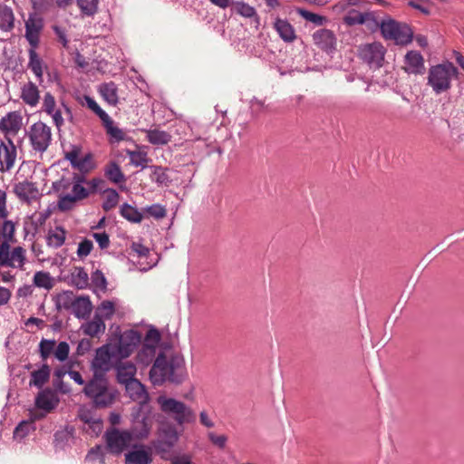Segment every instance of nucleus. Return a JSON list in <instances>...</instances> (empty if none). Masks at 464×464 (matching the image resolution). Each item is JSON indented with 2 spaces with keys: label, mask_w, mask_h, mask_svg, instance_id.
Listing matches in <instances>:
<instances>
[{
  "label": "nucleus",
  "mask_w": 464,
  "mask_h": 464,
  "mask_svg": "<svg viewBox=\"0 0 464 464\" xmlns=\"http://www.w3.org/2000/svg\"><path fill=\"white\" fill-rule=\"evenodd\" d=\"M140 424L142 426L140 431H137L136 426L131 431L114 427L107 429L103 437L108 451L113 455H120L129 448L134 437L137 439L146 438L150 433V427L145 420Z\"/></svg>",
  "instance_id": "obj_3"
},
{
  "label": "nucleus",
  "mask_w": 464,
  "mask_h": 464,
  "mask_svg": "<svg viewBox=\"0 0 464 464\" xmlns=\"http://www.w3.org/2000/svg\"><path fill=\"white\" fill-rule=\"evenodd\" d=\"M121 215L127 220L132 223H140L143 219V215L134 207L124 203L121 208Z\"/></svg>",
  "instance_id": "obj_41"
},
{
  "label": "nucleus",
  "mask_w": 464,
  "mask_h": 464,
  "mask_svg": "<svg viewBox=\"0 0 464 464\" xmlns=\"http://www.w3.org/2000/svg\"><path fill=\"white\" fill-rule=\"evenodd\" d=\"M120 359L112 342H110L96 350L91 367L93 372L106 374L112 366L111 361Z\"/></svg>",
  "instance_id": "obj_10"
},
{
  "label": "nucleus",
  "mask_w": 464,
  "mask_h": 464,
  "mask_svg": "<svg viewBox=\"0 0 464 464\" xmlns=\"http://www.w3.org/2000/svg\"><path fill=\"white\" fill-rule=\"evenodd\" d=\"M14 16L11 8L0 6V29L10 31L14 28Z\"/></svg>",
  "instance_id": "obj_38"
},
{
  "label": "nucleus",
  "mask_w": 464,
  "mask_h": 464,
  "mask_svg": "<svg viewBox=\"0 0 464 464\" xmlns=\"http://www.w3.org/2000/svg\"><path fill=\"white\" fill-rule=\"evenodd\" d=\"M116 302L111 300H103L96 308L95 315L102 319L111 320L116 313Z\"/></svg>",
  "instance_id": "obj_33"
},
{
  "label": "nucleus",
  "mask_w": 464,
  "mask_h": 464,
  "mask_svg": "<svg viewBox=\"0 0 464 464\" xmlns=\"http://www.w3.org/2000/svg\"><path fill=\"white\" fill-rule=\"evenodd\" d=\"M126 152L130 157V163L136 167L140 166L144 168L149 161L147 153L144 151L128 150Z\"/></svg>",
  "instance_id": "obj_49"
},
{
  "label": "nucleus",
  "mask_w": 464,
  "mask_h": 464,
  "mask_svg": "<svg viewBox=\"0 0 464 464\" xmlns=\"http://www.w3.org/2000/svg\"><path fill=\"white\" fill-rule=\"evenodd\" d=\"M17 150L13 140L7 138L0 142V171L6 172L14 166Z\"/></svg>",
  "instance_id": "obj_17"
},
{
  "label": "nucleus",
  "mask_w": 464,
  "mask_h": 464,
  "mask_svg": "<svg viewBox=\"0 0 464 464\" xmlns=\"http://www.w3.org/2000/svg\"><path fill=\"white\" fill-rule=\"evenodd\" d=\"M160 339V333L156 328L147 331L142 348L138 353V359L142 363H149L156 356V349Z\"/></svg>",
  "instance_id": "obj_14"
},
{
  "label": "nucleus",
  "mask_w": 464,
  "mask_h": 464,
  "mask_svg": "<svg viewBox=\"0 0 464 464\" xmlns=\"http://www.w3.org/2000/svg\"><path fill=\"white\" fill-rule=\"evenodd\" d=\"M147 140L153 145H166L171 140V135L165 130L160 129H152L145 130Z\"/></svg>",
  "instance_id": "obj_34"
},
{
  "label": "nucleus",
  "mask_w": 464,
  "mask_h": 464,
  "mask_svg": "<svg viewBox=\"0 0 464 464\" xmlns=\"http://www.w3.org/2000/svg\"><path fill=\"white\" fill-rule=\"evenodd\" d=\"M102 193L104 195L102 208L108 212L118 205L120 195L114 188H105L102 190Z\"/></svg>",
  "instance_id": "obj_39"
},
{
  "label": "nucleus",
  "mask_w": 464,
  "mask_h": 464,
  "mask_svg": "<svg viewBox=\"0 0 464 464\" xmlns=\"http://www.w3.org/2000/svg\"><path fill=\"white\" fill-rule=\"evenodd\" d=\"M53 30L57 37L58 42L64 47L68 48L69 41L66 36V30L59 25H53Z\"/></svg>",
  "instance_id": "obj_61"
},
{
  "label": "nucleus",
  "mask_w": 464,
  "mask_h": 464,
  "mask_svg": "<svg viewBox=\"0 0 464 464\" xmlns=\"http://www.w3.org/2000/svg\"><path fill=\"white\" fill-rule=\"evenodd\" d=\"M141 342V335L135 330H128L112 342L121 359L128 358Z\"/></svg>",
  "instance_id": "obj_11"
},
{
  "label": "nucleus",
  "mask_w": 464,
  "mask_h": 464,
  "mask_svg": "<svg viewBox=\"0 0 464 464\" xmlns=\"http://www.w3.org/2000/svg\"><path fill=\"white\" fill-rule=\"evenodd\" d=\"M152 173L150 179L160 186H169L170 179L167 171L160 166H152Z\"/></svg>",
  "instance_id": "obj_42"
},
{
  "label": "nucleus",
  "mask_w": 464,
  "mask_h": 464,
  "mask_svg": "<svg viewBox=\"0 0 464 464\" xmlns=\"http://www.w3.org/2000/svg\"><path fill=\"white\" fill-rule=\"evenodd\" d=\"M54 282L53 278L51 276L49 272L45 271H37L33 277V285L44 288L47 291L51 290L53 287Z\"/></svg>",
  "instance_id": "obj_35"
},
{
  "label": "nucleus",
  "mask_w": 464,
  "mask_h": 464,
  "mask_svg": "<svg viewBox=\"0 0 464 464\" xmlns=\"http://www.w3.org/2000/svg\"><path fill=\"white\" fill-rule=\"evenodd\" d=\"M105 177L115 184L125 181V177L120 166L116 162H110L104 169Z\"/></svg>",
  "instance_id": "obj_36"
},
{
  "label": "nucleus",
  "mask_w": 464,
  "mask_h": 464,
  "mask_svg": "<svg viewBox=\"0 0 464 464\" xmlns=\"http://www.w3.org/2000/svg\"><path fill=\"white\" fill-rule=\"evenodd\" d=\"M296 12L304 19L314 24L315 25L320 26L327 23V18L324 15L312 13L303 8H298Z\"/></svg>",
  "instance_id": "obj_45"
},
{
  "label": "nucleus",
  "mask_w": 464,
  "mask_h": 464,
  "mask_svg": "<svg viewBox=\"0 0 464 464\" xmlns=\"http://www.w3.org/2000/svg\"><path fill=\"white\" fill-rule=\"evenodd\" d=\"M82 150V148L81 145L69 144L67 148L63 147L64 159L72 165L81 158Z\"/></svg>",
  "instance_id": "obj_48"
},
{
  "label": "nucleus",
  "mask_w": 464,
  "mask_h": 464,
  "mask_svg": "<svg viewBox=\"0 0 464 464\" xmlns=\"http://www.w3.org/2000/svg\"><path fill=\"white\" fill-rule=\"evenodd\" d=\"M185 376L183 357L169 351L158 353L150 371V379L154 385H162L166 382L181 383Z\"/></svg>",
  "instance_id": "obj_2"
},
{
  "label": "nucleus",
  "mask_w": 464,
  "mask_h": 464,
  "mask_svg": "<svg viewBox=\"0 0 464 464\" xmlns=\"http://www.w3.org/2000/svg\"><path fill=\"white\" fill-rule=\"evenodd\" d=\"M72 313L77 318L88 317L92 310V304L88 295L76 297Z\"/></svg>",
  "instance_id": "obj_28"
},
{
  "label": "nucleus",
  "mask_w": 464,
  "mask_h": 464,
  "mask_svg": "<svg viewBox=\"0 0 464 464\" xmlns=\"http://www.w3.org/2000/svg\"><path fill=\"white\" fill-rule=\"evenodd\" d=\"M92 237L96 240L102 249H105L110 246L109 235L106 232L93 233Z\"/></svg>",
  "instance_id": "obj_62"
},
{
  "label": "nucleus",
  "mask_w": 464,
  "mask_h": 464,
  "mask_svg": "<svg viewBox=\"0 0 464 464\" xmlns=\"http://www.w3.org/2000/svg\"><path fill=\"white\" fill-rule=\"evenodd\" d=\"M63 110L61 108H57L53 111V113H50L49 115L52 117L54 125L57 127L58 130L62 128V126L64 124V118L63 114L70 120L72 119V114L71 109L65 105L64 103H62Z\"/></svg>",
  "instance_id": "obj_40"
},
{
  "label": "nucleus",
  "mask_w": 464,
  "mask_h": 464,
  "mask_svg": "<svg viewBox=\"0 0 464 464\" xmlns=\"http://www.w3.org/2000/svg\"><path fill=\"white\" fill-rule=\"evenodd\" d=\"M199 422L202 426L211 429L215 426V422L208 415V411L203 410L199 412Z\"/></svg>",
  "instance_id": "obj_63"
},
{
  "label": "nucleus",
  "mask_w": 464,
  "mask_h": 464,
  "mask_svg": "<svg viewBox=\"0 0 464 464\" xmlns=\"http://www.w3.org/2000/svg\"><path fill=\"white\" fill-rule=\"evenodd\" d=\"M170 464H196L189 454H181L174 457Z\"/></svg>",
  "instance_id": "obj_64"
},
{
  "label": "nucleus",
  "mask_w": 464,
  "mask_h": 464,
  "mask_svg": "<svg viewBox=\"0 0 464 464\" xmlns=\"http://www.w3.org/2000/svg\"><path fill=\"white\" fill-rule=\"evenodd\" d=\"M233 10L241 16L246 18L256 17V21L259 19L256 15V9L248 4L237 2L234 5Z\"/></svg>",
  "instance_id": "obj_46"
},
{
  "label": "nucleus",
  "mask_w": 464,
  "mask_h": 464,
  "mask_svg": "<svg viewBox=\"0 0 464 464\" xmlns=\"http://www.w3.org/2000/svg\"><path fill=\"white\" fill-rule=\"evenodd\" d=\"M385 47L379 42L367 43L358 47L359 58L371 69H379L383 65Z\"/></svg>",
  "instance_id": "obj_8"
},
{
  "label": "nucleus",
  "mask_w": 464,
  "mask_h": 464,
  "mask_svg": "<svg viewBox=\"0 0 464 464\" xmlns=\"http://www.w3.org/2000/svg\"><path fill=\"white\" fill-rule=\"evenodd\" d=\"M403 69L408 73L422 74L425 70L423 56L417 51L408 52Z\"/></svg>",
  "instance_id": "obj_21"
},
{
  "label": "nucleus",
  "mask_w": 464,
  "mask_h": 464,
  "mask_svg": "<svg viewBox=\"0 0 464 464\" xmlns=\"http://www.w3.org/2000/svg\"><path fill=\"white\" fill-rule=\"evenodd\" d=\"M36 48H31L29 50V63L28 67L34 73L37 79L43 81V62L35 52Z\"/></svg>",
  "instance_id": "obj_37"
},
{
  "label": "nucleus",
  "mask_w": 464,
  "mask_h": 464,
  "mask_svg": "<svg viewBox=\"0 0 464 464\" xmlns=\"http://www.w3.org/2000/svg\"><path fill=\"white\" fill-rule=\"evenodd\" d=\"M99 0H77V5L82 14L91 16L98 10Z\"/></svg>",
  "instance_id": "obj_47"
},
{
  "label": "nucleus",
  "mask_w": 464,
  "mask_h": 464,
  "mask_svg": "<svg viewBox=\"0 0 464 464\" xmlns=\"http://www.w3.org/2000/svg\"><path fill=\"white\" fill-rule=\"evenodd\" d=\"M312 37L314 44L322 51L331 53L336 50L337 39L333 31L322 28L316 30Z\"/></svg>",
  "instance_id": "obj_18"
},
{
  "label": "nucleus",
  "mask_w": 464,
  "mask_h": 464,
  "mask_svg": "<svg viewBox=\"0 0 464 464\" xmlns=\"http://www.w3.org/2000/svg\"><path fill=\"white\" fill-rule=\"evenodd\" d=\"M378 27L386 40H392L396 44L406 45L412 40L413 32L406 24L389 18L380 22Z\"/></svg>",
  "instance_id": "obj_7"
},
{
  "label": "nucleus",
  "mask_w": 464,
  "mask_h": 464,
  "mask_svg": "<svg viewBox=\"0 0 464 464\" xmlns=\"http://www.w3.org/2000/svg\"><path fill=\"white\" fill-rule=\"evenodd\" d=\"M57 109L56 107V101L53 97V95L50 92H46L44 97L43 101V110L47 114L53 113V111Z\"/></svg>",
  "instance_id": "obj_58"
},
{
  "label": "nucleus",
  "mask_w": 464,
  "mask_h": 464,
  "mask_svg": "<svg viewBox=\"0 0 464 464\" xmlns=\"http://www.w3.org/2000/svg\"><path fill=\"white\" fill-rule=\"evenodd\" d=\"M44 29V20L37 14H29L25 21V38L31 48H37L40 43V35Z\"/></svg>",
  "instance_id": "obj_16"
},
{
  "label": "nucleus",
  "mask_w": 464,
  "mask_h": 464,
  "mask_svg": "<svg viewBox=\"0 0 464 464\" xmlns=\"http://www.w3.org/2000/svg\"><path fill=\"white\" fill-rule=\"evenodd\" d=\"M14 193L21 202L26 203L27 205L38 201L42 197L37 184L28 180L15 184L14 186Z\"/></svg>",
  "instance_id": "obj_15"
},
{
  "label": "nucleus",
  "mask_w": 464,
  "mask_h": 464,
  "mask_svg": "<svg viewBox=\"0 0 464 464\" xmlns=\"http://www.w3.org/2000/svg\"><path fill=\"white\" fill-rule=\"evenodd\" d=\"M179 439V433L175 425L162 424L159 429V439L155 443V449L159 452H169Z\"/></svg>",
  "instance_id": "obj_12"
},
{
  "label": "nucleus",
  "mask_w": 464,
  "mask_h": 464,
  "mask_svg": "<svg viewBox=\"0 0 464 464\" xmlns=\"http://www.w3.org/2000/svg\"><path fill=\"white\" fill-rule=\"evenodd\" d=\"M92 248V241L85 238L82 241H81L78 245L77 256H79V258L82 259L90 255Z\"/></svg>",
  "instance_id": "obj_56"
},
{
  "label": "nucleus",
  "mask_w": 464,
  "mask_h": 464,
  "mask_svg": "<svg viewBox=\"0 0 464 464\" xmlns=\"http://www.w3.org/2000/svg\"><path fill=\"white\" fill-rule=\"evenodd\" d=\"M21 99L25 104L35 107L40 99V92L37 86L32 82L24 84L22 88Z\"/></svg>",
  "instance_id": "obj_26"
},
{
  "label": "nucleus",
  "mask_w": 464,
  "mask_h": 464,
  "mask_svg": "<svg viewBox=\"0 0 464 464\" xmlns=\"http://www.w3.org/2000/svg\"><path fill=\"white\" fill-rule=\"evenodd\" d=\"M100 93L111 105H117L119 102L118 88L113 82L102 83L100 86Z\"/></svg>",
  "instance_id": "obj_32"
},
{
  "label": "nucleus",
  "mask_w": 464,
  "mask_h": 464,
  "mask_svg": "<svg viewBox=\"0 0 464 464\" xmlns=\"http://www.w3.org/2000/svg\"><path fill=\"white\" fill-rule=\"evenodd\" d=\"M156 401L161 412L171 418L177 425L183 426L195 423L196 412L185 402L166 395H160Z\"/></svg>",
  "instance_id": "obj_4"
},
{
  "label": "nucleus",
  "mask_w": 464,
  "mask_h": 464,
  "mask_svg": "<svg viewBox=\"0 0 464 464\" xmlns=\"http://www.w3.org/2000/svg\"><path fill=\"white\" fill-rule=\"evenodd\" d=\"M458 75L459 70L452 63L437 64L430 68L427 84L436 94H440L451 88V82Z\"/></svg>",
  "instance_id": "obj_6"
},
{
  "label": "nucleus",
  "mask_w": 464,
  "mask_h": 464,
  "mask_svg": "<svg viewBox=\"0 0 464 464\" xmlns=\"http://www.w3.org/2000/svg\"><path fill=\"white\" fill-rule=\"evenodd\" d=\"M105 323L95 314L93 318L82 325V331L91 337H99L105 332Z\"/></svg>",
  "instance_id": "obj_30"
},
{
  "label": "nucleus",
  "mask_w": 464,
  "mask_h": 464,
  "mask_svg": "<svg viewBox=\"0 0 464 464\" xmlns=\"http://www.w3.org/2000/svg\"><path fill=\"white\" fill-rule=\"evenodd\" d=\"M143 211L157 219L163 218L167 214L166 208L160 204L149 206L145 208Z\"/></svg>",
  "instance_id": "obj_55"
},
{
  "label": "nucleus",
  "mask_w": 464,
  "mask_h": 464,
  "mask_svg": "<svg viewBox=\"0 0 464 464\" xmlns=\"http://www.w3.org/2000/svg\"><path fill=\"white\" fill-rule=\"evenodd\" d=\"M343 22L347 25L367 24L369 28L373 30L379 25V22L374 18L372 13H360L356 10H351L343 17Z\"/></svg>",
  "instance_id": "obj_19"
},
{
  "label": "nucleus",
  "mask_w": 464,
  "mask_h": 464,
  "mask_svg": "<svg viewBox=\"0 0 464 464\" xmlns=\"http://www.w3.org/2000/svg\"><path fill=\"white\" fill-rule=\"evenodd\" d=\"M105 181L101 178L87 179L82 174L62 177L53 182V189L57 193V208L61 212L72 210L79 202L87 199L97 191H102Z\"/></svg>",
  "instance_id": "obj_1"
},
{
  "label": "nucleus",
  "mask_w": 464,
  "mask_h": 464,
  "mask_svg": "<svg viewBox=\"0 0 464 464\" xmlns=\"http://www.w3.org/2000/svg\"><path fill=\"white\" fill-rule=\"evenodd\" d=\"M127 393L133 401L140 403H145L148 401L149 395L144 385L137 379H134L124 384Z\"/></svg>",
  "instance_id": "obj_24"
},
{
  "label": "nucleus",
  "mask_w": 464,
  "mask_h": 464,
  "mask_svg": "<svg viewBox=\"0 0 464 464\" xmlns=\"http://www.w3.org/2000/svg\"><path fill=\"white\" fill-rule=\"evenodd\" d=\"M72 169H77L79 172L73 174H82L86 177V174L92 172L95 168L96 164L92 153H86L78 159L73 164L71 165Z\"/></svg>",
  "instance_id": "obj_27"
},
{
  "label": "nucleus",
  "mask_w": 464,
  "mask_h": 464,
  "mask_svg": "<svg viewBox=\"0 0 464 464\" xmlns=\"http://www.w3.org/2000/svg\"><path fill=\"white\" fill-rule=\"evenodd\" d=\"M50 374V366L46 363L43 364L39 370L31 372L29 385L42 388L49 381Z\"/></svg>",
  "instance_id": "obj_31"
},
{
  "label": "nucleus",
  "mask_w": 464,
  "mask_h": 464,
  "mask_svg": "<svg viewBox=\"0 0 464 464\" xmlns=\"http://www.w3.org/2000/svg\"><path fill=\"white\" fill-rule=\"evenodd\" d=\"M76 297L72 291H64L57 296V304L64 309H72Z\"/></svg>",
  "instance_id": "obj_52"
},
{
  "label": "nucleus",
  "mask_w": 464,
  "mask_h": 464,
  "mask_svg": "<svg viewBox=\"0 0 464 464\" xmlns=\"http://www.w3.org/2000/svg\"><path fill=\"white\" fill-rule=\"evenodd\" d=\"M152 459L151 450L143 445L135 446L125 454V464H150Z\"/></svg>",
  "instance_id": "obj_20"
},
{
  "label": "nucleus",
  "mask_w": 464,
  "mask_h": 464,
  "mask_svg": "<svg viewBox=\"0 0 464 464\" xmlns=\"http://www.w3.org/2000/svg\"><path fill=\"white\" fill-rule=\"evenodd\" d=\"M2 230V234L0 233L2 240L9 241L10 239L13 238L14 235V224L10 220L5 221L3 224Z\"/></svg>",
  "instance_id": "obj_59"
},
{
  "label": "nucleus",
  "mask_w": 464,
  "mask_h": 464,
  "mask_svg": "<svg viewBox=\"0 0 464 464\" xmlns=\"http://www.w3.org/2000/svg\"><path fill=\"white\" fill-rule=\"evenodd\" d=\"M274 28L285 43H293L296 39L295 28L287 20L276 18Z\"/></svg>",
  "instance_id": "obj_25"
},
{
  "label": "nucleus",
  "mask_w": 464,
  "mask_h": 464,
  "mask_svg": "<svg viewBox=\"0 0 464 464\" xmlns=\"http://www.w3.org/2000/svg\"><path fill=\"white\" fill-rule=\"evenodd\" d=\"M72 280L73 285L79 289H84L89 285L88 274L82 267L75 268L72 274Z\"/></svg>",
  "instance_id": "obj_43"
},
{
  "label": "nucleus",
  "mask_w": 464,
  "mask_h": 464,
  "mask_svg": "<svg viewBox=\"0 0 464 464\" xmlns=\"http://www.w3.org/2000/svg\"><path fill=\"white\" fill-rule=\"evenodd\" d=\"M70 353V346L66 342H60L54 348V357L60 361L64 362L67 360Z\"/></svg>",
  "instance_id": "obj_54"
},
{
  "label": "nucleus",
  "mask_w": 464,
  "mask_h": 464,
  "mask_svg": "<svg viewBox=\"0 0 464 464\" xmlns=\"http://www.w3.org/2000/svg\"><path fill=\"white\" fill-rule=\"evenodd\" d=\"M23 118L17 111L9 112L6 116L2 118L0 121V130L6 133L15 135L22 127Z\"/></svg>",
  "instance_id": "obj_23"
},
{
  "label": "nucleus",
  "mask_w": 464,
  "mask_h": 464,
  "mask_svg": "<svg viewBox=\"0 0 464 464\" xmlns=\"http://www.w3.org/2000/svg\"><path fill=\"white\" fill-rule=\"evenodd\" d=\"M85 103L82 105H86L91 111H92L102 121H108L109 115L99 106V104L90 96H84Z\"/></svg>",
  "instance_id": "obj_51"
},
{
  "label": "nucleus",
  "mask_w": 464,
  "mask_h": 464,
  "mask_svg": "<svg viewBox=\"0 0 464 464\" xmlns=\"http://www.w3.org/2000/svg\"><path fill=\"white\" fill-rule=\"evenodd\" d=\"M58 403L59 399L53 391L51 389L43 390L35 398V406L38 410L44 411V412H32V420H35L44 418L46 413H49L54 410Z\"/></svg>",
  "instance_id": "obj_13"
},
{
  "label": "nucleus",
  "mask_w": 464,
  "mask_h": 464,
  "mask_svg": "<svg viewBox=\"0 0 464 464\" xmlns=\"http://www.w3.org/2000/svg\"><path fill=\"white\" fill-rule=\"evenodd\" d=\"M83 430L92 436H98L102 430V421L100 418H96L86 425Z\"/></svg>",
  "instance_id": "obj_57"
},
{
  "label": "nucleus",
  "mask_w": 464,
  "mask_h": 464,
  "mask_svg": "<svg viewBox=\"0 0 464 464\" xmlns=\"http://www.w3.org/2000/svg\"><path fill=\"white\" fill-rule=\"evenodd\" d=\"M102 124L107 133L116 141L124 140L126 139V133L121 129L113 125V121L110 116L108 117V121H102Z\"/></svg>",
  "instance_id": "obj_44"
},
{
  "label": "nucleus",
  "mask_w": 464,
  "mask_h": 464,
  "mask_svg": "<svg viewBox=\"0 0 464 464\" xmlns=\"http://www.w3.org/2000/svg\"><path fill=\"white\" fill-rule=\"evenodd\" d=\"M27 134L34 150L40 153L46 151L52 141L51 127L39 121L30 126Z\"/></svg>",
  "instance_id": "obj_9"
},
{
  "label": "nucleus",
  "mask_w": 464,
  "mask_h": 464,
  "mask_svg": "<svg viewBox=\"0 0 464 464\" xmlns=\"http://www.w3.org/2000/svg\"><path fill=\"white\" fill-rule=\"evenodd\" d=\"M92 280L95 286L100 289L104 290L107 288V280L101 270H96L92 274Z\"/></svg>",
  "instance_id": "obj_60"
},
{
  "label": "nucleus",
  "mask_w": 464,
  "mask_h": 464,
  "mask_svg": "<svg viewBox=\"0 0 464 464\" xmlns=\"http://www.w3.org/2000/svg\"><path fill=\"white\" fill-rule=\"evenodd\" d=\"M56 342L54 340L42 339L39 343V353L43 361L47 360L53 353Z\"/></svg>",
  "instance_id": "obj_50"
},
{
  "label": "nucleus",
  "mask_w": 464,
  "mask_h": 464,
  "mask_svg": "<svg viewBox=\"0 0 464 464\" xmlns=\"http://www.w3.org/2000/svg\"><path fill=\"white\" fill-rule=\"evenodd\" d=\"M207 437L208 440L216 447H218L220 450L225 449L227 442V436L225 434H217L213 431H208L207 433Z\"/></svg>",
  "instance_id": "obj_53"
},
{
  "label": "nucleus",
  "mask_w": 464,
  "mask_h": 464,
  "mask_svg": "<svg viewBox=\"0 0 464 464\" xmlns=\"http://www.w3.org/2000/svg\"><path fill=\"white\" fill-rule=\"evenodd\" d=\"M118 360L115 364V370L117 372V381L121 384H125L135 379L137 368L135 364L130 361Z\"/></svg>",
  "instance_id": "obj_22"
},
{
  "label": "nucleus",
  "mask_w": 464,
  "mask_h": 464,
  "mask_svg": "<svg viewBox=\"0 0 464 464\" xmlns=\"http://www.w3.org/2000/svg\"><path fill=\"white\" fill-rule=\"evenodd\" d=\"M66 235L67 231L60 226L49 229L46 237L48 246L53 248L62 246L65 242Z\"/></svg>",
  "instance_id": "obj_29"
},
{
  "label": "nucleus",
  "mask_w": 464,
  "mask_h": 464,
  "mask_svg": "<svg viewBox=\"0 0 464 464\" xmlns=\"http://www.w3.org/2000/svg\"><path fill=\"white\" fill-rule=\"evenodd\" d=\"M83 392L101 408L110 406L115 399V393L109 388L105 374L93 372L92 378L84 386Z\"/></svg>",
  "instance_id": "obj_5"
}]
</instances>
